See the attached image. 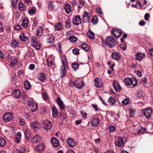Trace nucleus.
I'll return each mask as SVG.
<instances>
[{
    "label": "nucleus",
    "instance_id": "f257e3e1",
    "mask_svg": "<svg viewBox=\"0 0 153 153\" xmlns=\"http://www.w3.org/2000/svg\"><path fill=\"white\" fill-rule=\"evenodd\" d=\"M124 82L126 85L130 86L132 85L133 86L132 88L135 87L137 83L136 79L134 77H126L124 79Z\"/></svg>",
    "mask_w": 153,
    "mask_h": 153
},
{
    "label": "nucleus",
    "instance_id": "f03ea898",
    "mask_svg": "<svg viewBox=\"0 0 153 153\" xmlns=\"http://www.w3.org/2000/svg\"><path fill=\"white\" fill-rule=\"evenodd\" d=\"M62 62L63 65L61 66L60 69V72L62 74L61 76V77H64L65 74V66L67 65V60L66 57L65 56H62Z\"/></svg>",
    "mask_w": 153,
    "mask_h": 153
},
{
    "label": "nucleus",
    "instance_id": "7ed1b4c3",
    "mask_svg": "<svg viewBox=\"0 0 153 153\" xmlns=\"http://www.w3.org/2000/svg\"><path fill=\"white\" fill-rule=\"evenodd\" d=\"M106 45L110 48L114 47L116 44L114 39L112 37H108L106 39Z\"/></svg>",
    "mask_w": 153,
    "mask_h": 153
},
{
    "label": "nucleus",
    "instance_id": "20e7f679",
    "mask_svg": "<svg viewBox=\"0 0 153 153\" xmlns=\"http://www.w3.org/2000/svg\"><path fill=\"white\" fill-rule=\"evenodd\" d=\"M69 84L74 85L77 88L80 89L83 86L85 83L83 81L77 80L75 81H70Z\"/></svg>",
    "mask_w": 153,
    "mask_h": 153
},
{
    "label": "nucleus",
    "instance_id": "39448f33",
    "mask_svg": "<svg viewBox=\"0 0 153 153\" xmlns=\"http://www.w3.org/2000/svg\"><path fill=\"white\" fill-rule=\"evenodd\" d=\"M14 118V116L12 113L8 112L5 113L2 119L3 120L6 122H8Z\"/></svg>",
    "mask_w": 153,
    "mask_h": 153
},
{
    "label": "nucleus",
    "instance_id": "423d86ee",
    "mask_svg": "<svg viewBox=\"0 0 153 153\" xmlns=\"http://www.w3.org/2000/svg\"><path fill=\"white\" fill-rule=\"evenodd\" d=\"M28 105L30 107V109L32 112L35 111L37 108V104L36 102L29 100L27 102Z\"/></svg>",
    "mask_w": 153,
    "mask_h": 153
},
{
    "label": "nucleus",
    "instance_id": "0eeeda50",
    "mask_svg": "<svg viewBox=\"0 0 153 153\" xmlns=\"http://www.w3.org/2000/svg\"><path fill=\"white\" fill-rule=\"evenodd\" d=\"M33 45L32 46L36 50H39L41 47V44L39 43L37 39L34 37H33L31 40Z\"/></svg>",
    "mask_w": 153,
    "mask_h": 153
},
{
    "label": "nucleus",
    "instance_id": "6e6552de",
    "mask_svg": "<svg viewBox=\"0 0 153 153\" xmlns=\"http://www.w3.org/2000/svg\"><path fill=\"white\" fill-rule=\"evenodd\" d=\"M43 128L46 130H48L52 128V123L47 120H44L43 122Z\"/></svg>",
    "mask_w": 153,
    "mask_h": 153
},
{
    "label": "nucleus",
    "instance_id": "1a4fd4ad",
    "mask_svg": "<svg viewBox=\"0 0 153 153\" xmlns=\"http://www.w3.org/2000/svg\"><path fill=\"white\" fill-rule=\"evenodd\" d=\"M122 31L121 30L119 29H113L111 30L112 34L116 38H118L121 35Z\"/></svg>",
    "mask_w": 153,
    "mask_h": 153
},
{
    "label": "nucleus",
    "instance_id": "9d476101",
    "mask_svg": "<svg viewBox=\"0 0 153 153\" xmlns=\"http://www.w3.org/2000/svg\"><path fill=\"white\" fill-rule=\"evenodd\" d=\"M82 20L79 15L76 16L73 20V23L75 25H78L80 24Z\"/></svg>",
    "mask_w": 153,
    "mask_h": 153
},
{
    "label": "nucleus",
    "instance_id": "9b49d317",
    "mask_svg": "<svg viewBox=\"0 0 153 153\" xmlns=\"http://www.w3.org/2000/svg\"><path fill=\"white\" fill-rule=\"evenodd\" d=\"M90 14L88 13L87 12L84 11V12L83 21L84 22H88L90 19Z\"/></svg>",
    "mask_w": 153,
    "mask_h": 153
},
{
    "label": "nucleus",
    "instance_id": "f8f14e48",
    "mask_svg": "<svg viewBox=\"0 0 153 153\" xmlns=\"http://www.w3.org/2000/svg\"><path fill=\"white\" fill-rule=\"evenodd\" d=\"M94 86L97 88H100L102 86V84L101 79L97 78L94 80Z\"/></svg>",
    "mask_w": 153,
    "mask_h": 153
},
{
    "label": "nucleus",
    "instance_id": "ddd939ff",
    "mask_svg": "<svg viewBox=\"0 0 153 153\" xmlns=\"http://www.w3.org/2000/svg\"><path fill=\"white\" fill-rule=\"evenodd\" d=\"M143 114L146 118H149L152 114V110L150 109H145L143 111Z\"/></svg>",
    "mask_w": 153,
    "mask_h": 153
},
{
    "label": "nucleus",
    "instance_id": "4468645a",
    "mask_svg": "<svg viewBox=\"0 0 153 153\" xmlns=\"http://www.w3.org/2000/svg\"><path fill=\"white\" fill-rule=\"evenodd\" d=\"M115 143L116 146L120 147L123 144V140L121 137L119 136L115 140Z\"/></svg>",
    "mask_w": 153,
    "mask_h": 153
},
{
    "label": "nucleus",
    "instance_id": "2eb2a0df",
    "mask_svg": "<svg viewBox=\"0 0 153 153\" xmlns=\"http://www.w3.org/2000/svg\"><path fill=\"white\" fill-rule=\"evenodd\" d=\"M56 101L57 102V103L61 110H63L65 109V106L63 104V102L61 100L59 97H58L57 98Z\"/></svg>",
    "mask_w": 153,
    "mask_h": 153
},
{
    "label": "nucleus",
    "instance_id": "dca6fc26",
    "mask_svg": "<svg viewBox=\"0 0 153 153\" xmlns=\"http://www.w3.org/2000/svg\"><path fill=\"white\" fill-rule=\"evenodd\" d=\"M67 142L70 147H74L76 145L75 141L73 139L69 138L67 140Z\"/></svg>",
    "mask_w": 153,
    "mask_h": 153
},
{
    "label": "nucleus",
    "instance_id": "f3484780",
    "mask_svg": "<svg viewBox=\"0 0 153 153\" xmlns=\"http://www.w3.org/2000/svg\"><path fill=\"white\" fill-rule=\"evenodd\" d=\"M100 122V119L97 117H95L93 118L92 120L91 121V123L92 126H97Z\"/></svg>",
    "mask_w": 153,
    "mask_h": 153
},
{
    "label": "nucleus",
    "instance_id": "a211bd4d",
    "mask_svg": "<svg viewBox=\"0 0 153 153\" xmlns=\"http://www.w3.org/2000/svg\"><path fill=\"white\" fill-rule=\"evenodd\" d=\"M113 85L116 91H120L121 88L117 81H114Z\"/></svg>",
    "mask_w": 153,
    "mask_h": 153
},
{
    "label": "nucleus",
    "instance_id": "6ab92c4d",
    "mask_svg": "<svg viewBox=\"0 0 153 153\" xmlns=\"http://www.w3.org/2000/svg\"><path fill=\"white\" fill-rule=\"evenodd\" d=\"M145 57V55L144 53H140V52H137V53L135 57L136 59L139 61H141V60L144 58Z\"/></svg>",
    "mask_w": 153,
    "mask_h": 153
},
{
    "label": "nucleus",
    "instance_id": "aec40b11",
    "mask_svg": "<svg viewBox=\"0 0 153 153\" xmlns=\"http://www.w3.org/2000/svg\"><path fill=\"white\" fill-rule=\"evenodd\" d=\"M36 30L37 37L39 38L43 33V29L42 27H39L37 28Z\"/></svg>",
    "mask_w": 153,
    "mask_h": 153
},
{
    "label": "nucleus",
    "instance_id": "412c9836",
    "mask_svg": "<svg viewBox=\"0 0 153 153\" xmlns=\"http://www.w3.org/2000/svg\"><path fill=\"white\" fill-rule=\"evenodd\" d=\"M52 116L53 117L56 118L58 116V112L57 108L55 106L52 108Z\"/></svg>",
    "mask_w": 153,
    "mask_h": 153
},
{
    "label": "nucleus",
    "instance_id": "4be33fe9",
    "mask_svg": "<svg viewBox=\"0 0 153 153\" xmlns=\"http://www.w3.org/2000/svg\"><path fill=\"white\" fill-rule=\"evenodd\" d=\"M52 143L55 147H58L59 145V140L56 137H53L51 139Z\"/></svg>",
    "mask_w": 153,
    "mask_h": 153
},
{
    "label": "nucleus",
    "instance_id": "5701e85b",
    "mask_svg": "<svg viewBox=\"0 0 153 153\" xmlns=\"http://www.w3.org/2000/svg\"><path fill=\"white\" fill-rule=\"evenodd\" d=\"M47 42L51 43L53 42L54 41V37L52 34H48L47 38Z\"/></svg>",
    "mask_w": 153,
    "mask_h": 153
},
{
    "label": "nucleus",
    "instance_id": "b1692460",
    "mask_svg": "<svg viewBox=\"0 0 153 153\" xmlns=\"http://www.w3.org/2000/svg\"><path fill=\"white\" fill-rule=\"evenodd\" d=\"M21 95V92L19 89L14 90L13 91V96L15 98H19Z\"/></svg>",
    "mask_w": 153,
    "mask_h": 153
},
{
    "label": "nucleus",
    "instance_id": "393cba45",
    "mask_svg": "<svg viewBox=\"0 0 153 153\" xmlns=\"http://www.w3.org/2000/svg\"><path fill=\"white\" fill-rule=\"evenodd\" d=\"M19 38L21 41L25 42H27L28 40V38L25 36V33H24L20 34Z\"/></svg>",
    "mask_w": 153,
    "mask_h": 153
},
{
    "label": "nucleus",
    "instance_id": "a878e982",
    "mask_svg": "<svg viewBox=\"0 0 153 153\" xmlns=\"http://www.w3.org/2000/svg\"><path fill=\"white\" fill-rule=\"evenodd\" d=\"M46 78L45 74L43 73H40L38 74V78L42 81H44Z\"/></svg>",
    "mask_w": 153,
    "mask_h": 153
},
{
    "label": "nucleus",
    "instance_id": "bb28decb",
    "mask_svg": "<svg viewBox=\"0 0 153 153\" xmlns=\"http://www.w3.org/2000/svg\"><path fill=\"white\" fill-rule=\"evenodd\" d=\"M112 57L113 59L116 61H118L120 59L119 54L117 52L113 53L112 54Z\"/></svg>",
    "mask_w": 153,
    "mask_h": 153
},
{
    "label": "nucleus",
    "instance_id": "cd10ccee",
    "mask_svg": "<svg viewBox=\"0 0 153 153\" xmlns=\"http://www.w3.org/2000/svg\"><path fill=\"white\" fill-rule=\"evenodd\" d=\"M29 23L28 20L26 18H24L23 19L22 22V26L23 27L26 28L28 27V24Z\"/></svg>",
    "mask_w": 153,
    "mask_h": 153
},
{
    "label": "nucleus",
    "instance_id": "c85d7f7f",
    "mask_svg": "<svg viewBox=\"0 0 153 153\" xmlns=\"http://www.w3.org/2000/svg\"><path fill=\"white\" fill-rule=\"evenodd\" d=\"M36 150L39 152H41L44 149V146L42 143H40L38 145L36 148Z\"/></svg>",
    "mask_w": 153,
    "mask_h": 153
},
{
    "label": "nucleus",
    "instance_id": "c756f323",
    "mask_svg": "<svg viewBox=\"0 0 153 153\" xmlns=\"http://www.w3.org/2000/svg\"><path fill=\"white\" fill-rule=\"evenodd\" d=\"M65 10L67 13H69L71 11V5L68 4H66L65 6Z\"/></svg>",
    "mask_w": 153,
    "mask_h": 153
},
{
    "label": "nucleus",
    "instance_id": "7c9ffc66",
    "mask_svg": "<svg viewBox=\"0 0 153 153\" xmlns=\"http://www.w3.org/2000/svg\"><path fill=\"white\" fill-rule=\"evenodd\" d=\"M120 40L122 43L120 45V47L121 49L123 50H125L126 49V43L123 42V38H121Z\"/></svg>",
    "mask_w": 153,
    "mask_h": 153
},
{
    "label": "nucleus",
    "instance_id": "2f4dec72",
    "mask_svg": "<svg viewBox=\"0 0 153 153\" xmlns=\"http://www.w3.org/2000/svg\"><path fill=\"white\" fill-rule=\"evenodd\" d=\"M30 126L33 129L37 128L39 127V124L37 122H33L30 123Z\"/></svg>",
    "mask_w": 153,
    "mask_h": 153
},
{
    "label": "nucleus",
    "instance_id": "473e14b6",
    "mask_svg": "<svg viewBox=\"0 0 153 153\" xmlns=\"http://www.w3.org/2000/svg\"><path fill=\"white\" fill-rule=\"evenodd\" d=\"M89 37L91 39H94L95 38L94 33L91 30H89L87 33Z\"/></svg>",
    "mask_w": 153,
    "mask_h": 153
},
{
    "label": "nucleus",
    "instance_id": "72a5a7b5",
    "mask_svg": "<svg viewBox=\"0 0 153 153\" xmlns=\"http://www.w3.org/2000/svg\"><path fill=\"white\" fill-rule=\"evenodd\" d=\"M54 28L57 30H60L62 29V26L61 25V23H58L56 24L55 25Z\"/></svg>",
    "mask_w": 153,
    "mask_h": 153
},
{
    "label": "nucleus",
    "instance_id": "f704fd0d",
    "mask_svg": "<svg viewBox=\"0 0 153 153\" xmlns=\"http://www.w3.org/2000/svg\"><path fill=\"white\" fill-rule=\"evenodd\" d=\"M108 101L110 103V104L112 105H114L116 102L115 100L113 97H111L109 98L108 100Z\"/></svg>",
    "mask_w": 153,
    "mask_h": 153
},
{
    "label": "nucleus",
    "instance_id": "c9c22d12",
    "mask_svg": "<svg viewBox=\"0 0 153 153\" xmlns=\"http://www.w3.org/2000/svg\"><path fill=\"white\" fill-rule=\"evenodd\" d=\"M68 39L71 42H75L77 40V38L74 36H70Z\"/></svg>",
    "mask_w": 153,
    "mask_h": 153
},
{
    "label": "nucleus",
    "instance_id": "e433bc0d",
    "mask_svg": "<svg viewBox=\"0 0 153 153\" xmlns=\"http://www.w3.org/2000/svg\"><path fill=\"white\" fill-rule=\"evenodd\" d=\"M19 9L21 10H23L25 8V5L22 2H20L18 4Z\"/></svg>",
    "mask_w": 153,
    "mask_h": 153
},
{
    "label": "nucleus",
    "instance_id": "4c0bfd02",
    "mask_svg": "<svg viewBox=\"0 0 153 153\" xmlns=\"http://www.w3.org/2000/svg\"><path fill=\"white\" fill-rule=\"evenodd\" d=\"M81 47L85 51H88L89 49L88 45L86 44H82Z\"/></svg>",
    "mask_w": 153,
    "mask_h": 153
},
{
    "label": "nucleus",
    "instance_id": "58836bf2",
    "mask_svg": "<svg viewBox=\"0 0 153 153\" xmlns=\"http://www.w3.org/2000/svg\"><path fill=\"white\" fill-rule=\"evenodd\" d=\"M48 9L50 10H53L55 9L54 6L53 5V2L51 1L49 4Z\"/></svg>",
    "mask_w": 153,
    "mask_h": 153
},
{
    "label": "nucleus",
    "instance_id": "ea45409f",
    "mask_svg": "<svg viewBox=\"0 0 153 153\" xmlns=\"http://www.w3.org/2000/svg\"><path fill=\"white\" fill-rule=\"evenodd\" d=\"M25 88L27 90H29L30 88V85L27 80H25Z\"/></svg>",
    "mask_w": 153,
    "mask_h": 153
},
{
    "label": "nucleus",
    "instance_id": "a19ab883",
    "mask_svg": "<svg viewBox=\"0 0 153 153\" xmlns=\"http://www.w3.org/2000/svg\"><path fill=\"white\" fill-rule=\"evenodd\" d=\"M33 141L35 142H37L39 141L40 140V137L38 135H36L34 136L33 137Z\"/></svg>",
    "mask_w": 153,
    "mask_h": 153
},
{
    "label": "nucleus",
    "instance_id": "79ce46f5",
    "mask_svg": "<svg viewBox=\"0 0 153 153\" xmlns=\"http://www.w3.org/2000/svg\"><path fill=\"white\" fill-rule=\"evenodd\" d=\"M6 144V142L5 139L0 137V146H5Z\"/></svg>",
    "mask_w": 153,
    "mask_h": 153
},
{
    "label": "nucleus",
    "instance_id": "37998d69",
    "mask_svg": "<svg viewBox=\"0 0 153 153\" xmlns=\"http://www.w3.org/2000/svg\"><path fill=\"white\" fill-rule=\"evenodd\" d=\"M19 43L14 40H13L11 42V46L14 48H16L18 46Z\"/></svg>",
    "mask_w": 153,
    "mask_h": 153
},
{
    "label": "nucleus",
    "instance_id": "c03bdc74",
    "mask_svg": "<svg viewBox=\"0 0 153 153\" xmlns=\"http://www.w3.org/2000/svg\"><path fill=\"white\" fill-rule=\"evenodd\" d=\"M71 66L74 70L76 71L78 69L79 67V65L76 63H74L72 64Z\"/></svg>",
    "mask_w": 153,
    "mask_h": 153
},
{
    "label": "nucleus",
    "instance_id": "a18cd8bd",
    "mask_svg": "<svg viewBox=\"0 0 153 153\" xmlns=\"http://www.w3.org/2000/svg\"><path fill=\"white\" fill-rule=\"evenodd\" d=\"M30 131L27 129L25 130L24 131V134L25 137L27 139L28 138L30 137Z\"/></svg>",
    "mask_w": 153,
    "mask_h": 153
},
{
    "label": "nucleus",
    "instance_id": "49530a36",
    "mask_svg": "<svg viewBox=\"0 0 153 153\" xmlns=\"http://www.w3.org/2000/svg\"><path fill=\"white\" fill-rule=\"evenodd\" d=\"M129 102V100L128 98H126L122 102V104L124 106H126L128 105Z\"/></svg>",
    "mask_w": 153,
    "mask_h": 153
},
{
    "label": "nucleus",
    "instance_id": "de8ad7c7",
    "mask_svg": "<svg viewBox=\"0 0 153 153\" xmlns=\"http://www.w3.org/2000/svg\"><path fill=\"white\" fill-rule=\"evenodd\" d=\"M65 27L67 28H69L71 26V24H70V21L69 19H68L65 22Z\"/></svg>",
    "mask_w": 153,
    "mask_h": 153
},
{
    "label": "nucleus",
    "instance_id": "09e8293b",
    "mask_svg": "<svg viewBox=\"0 0 153 153\" xmlns=\"http://www.w3.org/2000/svg\"><path fill=\"white\" fill-rule=\"evenodd\" d=\"M109 128V131L110 132H114L115 131L116 128L113 125H111L108 128Z\"/></svg>",
    "mask_w": 153,
    "mask_h": 153
},
{
    "label": "nucleus",
    "instance_id": "8fccbe9b",
    "mask_svg": "<svg viewBox=\"0 0 153 153\" xmlns=\"http://www.w3.org/2000/svg\"><path fill=\"white\" fill-rule=\"evenodd\" d=\"M98 18L97 17L94 16L91 19L92 23L94 24H96L98 22Z\"/></svg>",
    "mask_w": 153,
    "mask_h": 153
},
{
    "label": "nucleus",
    "instance_id": "3c124183",
    "mask_svg": "<svg viewBox=\"0 0 153 153\" xmlns=\"http://www.w3.org/2000/svg\"><path fill=\"white\" fill-rule=\"evenodd\" d=\"M60 118L61 120H64L67 118L66 114L64 113H61Z\"/></svg>",
    "mask_w": 153,
    "mask_h": 153
},
{
    "label": "nucleus",
    "instance_id": "603ef678",
    "mask_svg": "<svg viewBox=\"0 0 153 153\" xmlns=\"http://www.w3.org/2000/svg\"><path fill=\"white\" fill-rule=\"evenodd\" d=\"M143 92L140 90H138L137 91L136 94L137 97H140L143 96Z\"/></svg>",
    "mask_w": 153,
    "mask_h": 153
},
{
    "label": "nucleus",
    "instance_id": "864d4df0",
    "mask_svg": "<svg viewBox=\"0 0 153 153\" xmlns=\"http://www.w3.org/2000/svg\"><path fill=\"white\" fill-rule=\"evenodd\" d=\"M42 97L45 100L47 101L49 100V98L47 94L45 93H44L42 94Z\"/></svg>",
    "mask_w": 153,
    "mask_h": 153
},
{
    "label": "nucleus",
    "instance_id": "5fc2aeb1",
    "mask_svg": "<svg viewBox=\"0 0 153 153\" xmlns=\"http://www.w3.org/2000/svg\"><path fill=\"white\" fill-rule=\"evenodd\" d=\"M17 62V60L16 59H14L10 61V63L11 65L14 66Z\"/></svg>",
    "mask_w": 153,
    "mask_h": 153
},
{
    "label": "nucleus",
    "instance_id": "6e6d98bb",
    "mask_svg": "<svg viewBox=\"0 0 153 153\" xmlns=\"http://www.w3.org/2000/svg\"><path fill=\"white\" fill-rule=\"evenodd\" d=\"M36 10L34 8H31L28 10V12L29 14L32 15L36 12Z\"/></svg>",
    "mask_w": 153,
    "mask_h": 153
},
{
    "label": "nucleus",
    "instance_id": "4d7b16f0",
    "mask_svg": "<svg viewBox=\"0 0 153 153\" xmlns=\"http://www.w3.org/2000/svg\"><path fill=\"white\" fill-rule=\"evenodd\" d=\"M79 50L77 48H74L72 50V53L75 55L79 54Z\"/></svg>",
    "mask_w": 153,
    "mask_h": 153
},
{
    "label": "nucleus",
    "instance_id": "13d9d810",
    "mask_svg": "<svg viewBox=\"0 0 153 153\" xmlns=\"http://www.w3.org/2000/svg\"><path fill=\"white\" fill-rule=\"evenodd\" d=\"M81 114L82 117L84 119H85L87 117V114L85 112L83 111H81Z\"/></svg>",
    "mask_w": 153,
    "mask_h": 153
},
{
    "label": "nucleus",
    "instance_id": "bf43d9fd",
    "mask_svg": "<svg viewBox=\"0 0 153 153\" xmlns=\"http://www.w3.org/2000/svg\"><path fill=\"white\" fill-rule=\"evenodd\" d=\"M78 2L79 4V5L78 7L79 8H81L84 5V3L83 1L81 0H79Z\"/></svg>",
    "mask_w": 153,
    "mask_h": 153
},
{
    "label": "nucleus",
    "instance_id": "052dcab7",
    "mask_svg": "<svg viewBox=\"0 0 153 153\" xmlns=\"http://www.w3.org/2000/svg\"><path fill=\"white\" fill-rule=\"evenodd\" d=\"M17 0H12V4L13 7H15L17 3Z\"/></svg>",
    "mask_w": 153,
    "mask_h": 153
},
{
    "label": "nucleus",
    "instance_id": "680f3d73",
    "mask_svg": "<svg viewBox=\"0 0 153 153\" xmlns=\"http://www.w3.org/2000/svg\"><path fill=\"white\" fill-rule=\"evenodd\" d=\"M96 10L97 13H99L100 14L102 13L101 11V9L100 7H97L96 8Z\"/></svg>",
    "mask_w": 153,
    "mask_h": 153
},
{
    "label": "nucleus",
    "instance_id": "e2e57ef3",
    "mask_svg": "<svg viewBox=\"0 0 153 153\" xmlns=\"http://www.w3.org/2000/svg\"><path fill=\"white\" fill-rule=\"evenodd\" d=\"M18 153H25V149L24 147L22 149H19Z\"/></svg>",
    "mask_w": 153,
    "mask_h": 153
},
{
    "label": "nucleus",
    "instance_id": "0e129e2a",
    "mask_svg": "<svg viewBox=\"0 0 153 153\" xmlns=\"http://www.w3.org/2000/svg\"><path fill=\"white\" fill-rule=\"evenodd\" d=\"M15 29L16 30H21L22 27L19 25H16L14 27Z\"/></svg>",
    "mask_w": 153,
    "mask_h": 153
},
{
    "label": "nucleus",
    "instance_id": "69168bd1",
    "mask_svg": "<svg viewBox=\"0 0 153 153\" xmlns=\"http://www.w3.org/2000/svg\"><path fill=\"white\" fill-rule=\"evenodd\" d=\"M145 129L144 128H142L141 129H140L138 130V134H143L144 131Z\"/></svg>",
    "mask_w": 153,
    "mask_h": 153
},
{
    "label": "nucleus",
    "instance_id": "338daca9",
    "mask_svg": "<svg viewBox=\"0 0 153 153\" xmlns=\"http://www.w3.org/2000/svg\"><path fill=\"white\" fill-rule=\"evenodd\" d=\"M149 15L147 13H146L144 16V19L146 21H148L149 20L148 17L149 16Z\"/></svg>",
    "mask_w": 153,
    "mask_h": 153
},
{
    "label": "nucleus",
    "instance_id": "774afa93",
    "mask_svg": "<svg viewBox=\"0 0 153 153\" xmlns=\"http://www.w3.org/2000/svg\"><path fill=\"white\" fill-rule=\"evenodd\" d=\"M149 53L152 56H153V48H152L149 51Z\"/></svg>",
    "mask_w": 153,
    "mask_h": 153
}]
</instances>
